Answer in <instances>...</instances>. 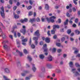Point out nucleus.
<instances>
[{
	"mask_svg": "<svg viewBox=\"0 0 80 80\" xmlns=\"http://www.w3.org/2000/svg\"><path fill=\"white\" fill-rule=\"evenodd\" d=\"M0 14L2 17L3 18L5 17V13L4 12V9L3 8V6H2L1 8H0Z\"/></svg>",
	"mask_w": 80,
	"mask_h": 80,
	"instance_id": "obj_1",
	"label": "nucleus"
},
{
	"mask_svg": "<svg viewBox=\"0 0 80 80\" xmlns=\"http://www.w3.org/2000/svg\"><path fill=\"white\" fill-rule=\"evenodd\" d=\"M72 72L74 74V77H77V76H80V74L78 72L76 71V69L74 68L72 70Z\"/></svg>",
	"mask_w": 80,
	"mask_h": 80,
	"instance_id": "obj_2",
	"label": "nucleus"
},
{
	"mask_svg": "<svg viewBox=\"0 0 80 80\" xmlns=\"http://www.w3.org/2000/svg\"><path fill=\"white\" fill-rule=\"evenodd\" d=\"M56 18V17L55 16H52L50 18V21L52 23H54L55 22V20L54 19Z\"/></svg>",
	"mask_w": 80,
	"mask_h": 80,
	"instance_id": "obj_3",
	"label": "nucleus"
},
{
	"mask_svg": "<svg viewBox=\"0 0 80 80\" xmlns=\"http://www.w3.org/2000/svg\"><path fill=\"white\" fill-rule=\"evenodd\" d=\"M34 35H36L37 37L40 36V33H39V31L38 30L36 31L34 33Z\"/></svg>",
	"mask_w": 80,
	"mask_h": 80,
	"instance_id": "obj_4",
	"label": "nucleus"
},
{
	"mask_svg": "<svg viewBox=\"0 0 80 80\" xmlns=\"http://www.w3.org/2000/svg\"><path fill=\"white\" fill-rule=\"evenodd\" d=\"M42 22H45V20H47L48 22H49V18H42Z\"/></svg>",
	"mask_w": 80,
	"mask_h": 80,
	"instance_id": "obj_5",
	"label": "nucleus"
},
{
	"mask_svg": "<svg viewBox=\"0 0 80 80\" xmlns=\"http://www.w3.org/2000/svg\"><path fill=\"white\" fill-rule=\"evenodd\" d=\"M56 28H60V26L58 25H53V29L56 30Z\"/></svg>",
	"mask_w": 80,
	"mask_h": 80,
	"instance_id": "obj_6",
	"label": "nucleus"
},
{
	"mask_svg": "<svg viewBox=\"0 0 80 80\" xmlns=\"http://www.w3.org/2000/svg\"><path fill=\"white\" fill-rule=\"evenodd\" d=\"M28 21V19L27 18H24V20L22 19L21 20V23H25V22H27Z\"/></svg>",
	"mask_w": 80,
	"mask_h": 80,
	"instance_id": "obj_7",
	"label": "nucleus"
},
{
	"mask_svg": "<svg viewBox=\"0 0 80 80\" xmlns=\"http://www.w3.org/2000/svg\"><path fill=\"white\" fill-rule=\"evenodd\" d=\"M32 69L33 70V71L34 72H35L36 70V68H35V64H32Z\"/></svg>",
	"mask_w": 80,
	"mask_h": 80,
	"instance_id": "obj_8",
	"label": "nucleus"
},
{
	"mask_svg": "<svg viewBox=\"0 0 80 80\" xmlns=\"http://www.w3.org/2000/svg\"><path fill=\"white\" fill-rule=\"evenodd\" d=\"M35 18H31L30 19L29 22H31L32 23H33V22H35Z\"/></svg>",
	"mask_w": 80,
	"mask_h": 80,
	"instance_id": "obj_9",
	"label": "nucleus"
},
{
	"mask_svg": "<svg viewBox=\"0 0 80 80\" xmlns=\"http://www.w3.org/2000/svg\"><path fill=\"white\" fill-rule=\"evenodd\" d=\"M20 32L22 33L23 35H25V33H26V30L25 29H22L20 30Z\"/></svg>",
	"mask_w": 80,
	"mask_h": 80,
	"instance_id": "obj_10",
	"label": "nucleus"
},
{
	"mask_svg": "<svg viewBox=\"0 0 80 80\" xmlns=\"http://www.w3.org/2000/svg\"><path fill=\"white\" fill-rule=\"evenodd\" d=\"M16 52L17 53L20 55V57H22V56L23 55V54L22 53V52H20V51H18V50H16Z\"/></svg>",
	"mask_w": 80,
	"mask_h": 80,
	"instance_id": "obj_11",
	"label": "nucleus"
},
{
	"mask_svg": "<svg viewBox=\"0 0 80 80\" xmlns=\"http://www.w3.org/2000/svg\"><path fill=\"white\" fill-rule=\"evenodd\" d=\"M50 38H47L45 39V41L46 43H49L50 42Z\"/></svg>",
	"mask_w": 80,
	"mask_h": 80,
	"instance_id": "obj_12",
	"label": "nucleus"
},
{
	"mask_svg": "<svg viewBox=\"0 0 80 80\" xmlns=\"http://www.w3.org/2000/svg\"><path fill=\"white\" fill-rule=\"evenodd\" d=\"M1 35H0V37H2H2L3 38H6V36L3 33V32H1Z\"/></svg>",
	"mask_w": 80,
	"mask_h": 80,
	"instance_id": "obj_13",
	"label": "nucleus"
},
{
	"mask_svg": "<svg viewBox=\"0 0 80 80\" xmlns=\"http://www.w3.org/2000/svg\"><path fill=\"white\" fill-rule=\"evenodd\" d=\"M4 71L6 73H8L10 72V70L8 68H5Z\"/></svg>",
	"mask_w": 80,
	"mask_h": 80,
	"instance_id": "obj_14",
	"label": "nucleus"
},
{
	"mask_svg": "<svg viewBox=\"0 0 80 80\" xmlns=\"http://www.w3.org/2000/svg\"><path fill=\"white\" fill-rule=\"evenodd\" d=\"M69 65L71 68H72L73 66V62H71L69 63Z\"/></svg>",
	"mask_w": 80,
	"mask_h": 80,
	"instance_id": "obj_15",
	"label": "nucleus"
},
{
	"mask_svg": "<svg viewBox=\"0 0 80 80\" xmlns=\"http://www.w3.org/2000/svg\"><path fill=\"white\" fill-rule=\"evenodd\" d=\"M52 57L50 55H49L48 58V60L49 61H50V62H51V61H52Z\"/></svg>",
	"mask_w": 80,
	"mask_h": 80,
	"instance_id": "obj_16",
	"label": "nucleus"
},
{
	"mask_svg": "<svg viewBox=\"0 0 80 80\" xmlns=\"http://www.w3.org/2000/svg\"><path fill=\"white\" fill-rule=\"evenodd\" d=\"M55 31H56V29H54L53 28L52 30L51 31V34H55Z\"/></svg>",
	"mask_w": 80,
	"mask_h": 80,
	"instance_id": "obj_17",
	"label": "nucleus"
},
{
	"mask_svg": "<svg viewBox=\"0 0 80 80\" xmlns=\"http://www.w3.org/2000/svg\"><path fill=\"white\" fill-rule=\"evenodd\" d=\"M45 8L46 10H49V6L47 4H46L45 6Z\"/></svg>",
	"mask_w": 80,
	"mask_h": 80,
	"instance_id": "obj_18",
	"label": "nucleus"
},
{
	"mask_svg": "<svg viewBox=\"0 0 80 80\" xmlns=\"http://www.w3.org/2000/svg\"><path fill=\"white\" fill-rule=\"evenodd\" d=\"M75 65L76 67H78V68H80V65L78 63L76 62L75 63Z\"/></svg>",
	"mask_w": 80,
	"mask_h": 80,
	"instance_id": "obj_19",
	"label": "nucleus"
},
{
	"mask_svg": "<svg viewBox=\"0 0 80 80\" xmlns=\"http://www.w3.org/2000/svg\"><path fill=\"white\" fill-rule=\"evenodd\" d=\"M39 57L41 59H43L45 57V56H44L43 54H40L39 55Z\"/></svg>",
	"mask_w": 80,
	"mask_h": 80,
	"instance_id": "obj_20",
	"label": "nucleus"
},
{
	"mask_svg": "<svg viewBox=\"0 0 80 80\" xmlns=\"http://www.w3.org/2000/svg\"><path fill=\"white\" fill-rule=\"evenodd\" d=\"M68 19H67L66 21L64 22V25H67L68 24Z\"/></svg>",
	"mask_w": 80,
	"mask_h": 80,
	"instance_id": "obj_21",
	"label": "nucleus"
},
{
	"mask_svg": "<svg viewBox=\"0 0 80 80\" xmlns=\"http://www.w3.org/2000/svg\"><path fill=\"white\" fill-rule=\"evenodd\" d=\"M3 47L4 49H5V50H7L8 48V46H7V45H4L3 46Z\"/></svg>",
	"mask_w": 80,
	"mask_h": 80,
	"instance_id": "obj_22",
	"label": "nucleus"
},
{
	"mask_svg": "<svg viewBox=\"0 0 80 80\" xmlns=\"http://www.w3.org/2000/svg\"><path fill=\"white\" fill-rule=\"evenodd\" d=\"M75 32L77 35H79V34H80V31L78 30H75Z\"/></svg>",
	"mask_w": 80,
	"mask_h": 80,
	"instance_id": "obj_23",
	"label": "nucleus"
},
{
	"mask_svg": "<svg viewBox=\"0 0 80 80\" xmlns=\"http://www.w3.org/2000/svg\"><path fill=\"white\" fill-rule=\"evenodd\" d=\"M29 2L30 5H33V2H34V1H32V0H29Z\"/></svg>",
	"mask_w": 80,
	"mask_h": 80,
	"instance_id": "obj_24",
	"label": "nucleus"
},
{
	"mask_svg": "<svg viewBox=\"0 0 80 80\" xmlns=\"http://www.w3.org/2000/svg\"><path fill=\"white\" fill-rule=\"evenodd\" d=\"M33 40H35V41H37L38 40V37H34L33 38Z\"/></svg>",
	"mask_w": 80,
	"mask_h": 80,
	"instance_id": "obj_25",
	"label": "nucleus"
},
{
	"mask_svg": "<svg viewBox=\"0 0 80 80\" xmlns=\"http://www.w3.org/2000/svg\"><path fill=\"white\" fill-rule=\"evenodd\" d=\"M14 14V17L15 18H18L19 17V16H18V15H17V14Z\"/></svg>",
	"mask_w": 80,
	"mask_h": 80,
	"instance_id": "obj_26",
	"label": "nucleus"
},
{
	"mask_svg": "<svg viewBox=\"0 0 80 80\" xmlns=\"http://www.w3.org/2000/svg\"><path fill=\"white\" fill-rule=\"evenodd\" d=\"M28 60H29V61H31L32 60V58H31V56H28Z\"/></svg>",
	"mask_w": 80,
	"mask_h": 80,
	"instance_id": "obj_27",
	"label": "nucleus"
},
{
	"mask_svg": "<svg viewBox=\"0 0 80 80\" xmlns=\"http://www.w3.org/2000/svg\"><path fill=\"white\" fill-rule=\"evenodd\" d=\"M42 72H45V68L42 67V70H41Z\"/></svg>",
	"mask_w": 80,
	"mask_h": 80,
	"instance_id": "obj_28",
	"label": "nucleus"
},
{
	"mask_svg": "<svg viewBox=\"0 0 80 80\" xmlns=\"http://www.w3.org/2000/svg\"><path fill=\"white\" fill-rule=\"evenodd\" d=\"M27 42V38L22 40V42Z\"/></svg>",
	"mask_w": 80,
	"mask_h": 80,
	"instance_id": "obj_29",
	"label": "nucleus"
},
{
	"mask_svg": "<svg viewBox=\"0 0 80 80\" xmlns=\"http://www.w3.org/2000/svg\"><path fill=\"white\" fill-rule=\"evenodd\" d=\"M23 72L26 74V73H29V71L27 70H25L23 71Z\"/></svg>",
	"mask_w": 80,
	"mask_h": 80,
	"instance_id": "obj_30",
	"label": "nucleus"
},
{
	"mask_svg": "<svg viewBox=\"0 0 80 80\" xmlns=\"http://www.w3.org/2000/svg\"><path fill=\"white\" fill-rule=\"evenodd\" d=\"M31 47L33 49L35 48V45H34V44H32L31 45Z\"/></svg>",
	"mask_w": 80,
	"mask_h": 80,
	"instance_id": "obj_31",
	"label": "nucleus"
},
{
	"mask_svg": "<svg viewBox=\"0 0 80 80\" xmlns=\"http://www.w3.org/2000/svg\"><path fill=\"white\" fill-rule=\"evenodd\" d=\"M67 33L68 34H70L71 33V30L69 29L67 31Z\"/></svg>",
	"mask_w": 80,
	"mask_h": 80,
	"instance_id": "obj_32",
	"label": "nucleus"
},
{
	"mask_svg": "<svg viewBox=\"0 0 80 80\" xmlns=\"http://www.w3.org/2000/svg\"><path fill=\"white\" fill-rule=\"evenodd\" d=\"M32 7L31 6H28L27 9V10H30V9H32Z\"/></svg>",
	"mask_w": 80,
	"mask_h": 80,
	"instance_id": "obj_33",
	"label": "nucleus"
},
{
	"mask_svg": "<svg viewBox=\"0 0 80 80\" xmlns=\"http://www.w3.org/2000/svg\"><path fill=\"white\" fill-rule=\"evenodd\" d=\"M24 53H25V54H27V53H28V52H27V50L24 49Z\"/></svg>",
	"mask_w": 80,
	"mask_h": 80,
	"instance_id": "obj_34",
	"label": "nucleus"
},
{
	"mask_svg": "<svg viewBox=\"0 0 80 80\" xmlns=\"http://www.w3.org/2000/svg\"><path fill=\"white\" fill-rule=\"evenodd\" d=\"M56 45L57 46H58V47H60V46H61V44H60V43H56Z\"/></svg>",
	"mask_w": 80,
	"mask_h": 80,
	"instance_id": "obj_35",
	"label": "nucleus"
},
{
	"mask_svg": "<svg viewBox=\"0 0 80 80\" xmlns=\"http://www.w3.org/2000/svg\"><path fill=\"white\" fill-rule=\"evenodd\" d=\"M56 71L57 72V73H60L61 72V70H60V69H57L56 70Z\"/></svg>",
	"mask_w": 80,
	"mask_h": 80,
	"instance_id": "obj_36",
	"label": "nucleus"
},
{
	"mask_svg": "<svg viewBox=\"0 0 80 80\" xmlns=\"http://www.w3.org/2000/svg\"><path fill=\"white\" fill-rule=\"evenodd\" d=\"M66 16L67 17H70V14H69V13H68V12H67L66 13Z\"/></svg>",
	"mask_w": 80,
	"mask_h": 80,
	"instance_id": "obj_37",
	"label": "nucleus"
},
{
	"mask_svg": "<svg viewBox=\"0 0 80 80\" xmlns=\"http://www.w3.org/2000/svg\"><path fill=\"white\" fill-rule=\"evenodd\" d=\"M61 19H59L58 20V23H61Z\"/></svg>",
	"mask_w": 80,
	"mask_h": 80,
	"instance_id": "obj_38",
	"label": "nucleus"
},
{
	"mask_svg": "<svg viewBox=\"0 0 80 80\" xmlns=\"http://www.w3.org/2000/svg\"><path fill=\"white\" fill-rule=\"evenodd\" d=\"M36 21L37 22H40V18H38L36 19Z\"/></svg>",
	"mask_w": 80,
	"mask_h": 80,
	"instance_id": "obj_39",
	"label": "nucleus"
},
{
	"mask_svg": "<svg viewBox=\"0 0 80 80\" xmlns=\"http://www.w3.org/2000/svg\"><path fill=\"white\" fill-rule=\"evenodd\" d=\"M72 11L73 12H76V9L75 8H72Z\"/></svg>",
	"mask_w": 80,
	"mask_h": 80,
	"instance_id": "obj_40",
	"label": "nucleus"
},
{
	"mask_svg": "<svg viewBox=\"0 0 80 80\" xmlns=\"http://www.w3.org/2000/svg\"><path fill=\"white\" fill-rule=\"evenodd\" d=\"M65 40V38H61V41L62 42H63Z\"/></svg>",
	"mask_w": 80,
	"mask_h": 80,
	"instance_id": "obj_41",
	"label": "nucleus"
},
{
	"mask_svg": "<svg viewBox=\"0 0 80 80\" xmlns=\"http://www.w3.org/2000/svg\"><path fill=\"white\" fill-rule=\"evenodd\" d=\"M62 52V49H58V53H60V52Z\"/></svg>",
	"mask_w": 80,
	"mask_h": 80,
	"instance_id": "obj_42",
	"label": "nucleus"
},
{
	"mask_svg": "<svg viewBox=\"0 0 80 80\" xmlns=\"http://www.w3.org/2000/svg\"><path fill=\"white\" fill-rule=\"evenodd\" d=\"M13 2L12 1V0H10L9 1V3L10 4H11V5H12Z\"/></svg>",
	"mask_w": 80,
	"mask_h": 80,
	"instance_id": "obj_43",
	"label": "nucleus"
},
{
	"mask_svg": "<svg viewBox=\"0 0 80 80\" xmlns=\"http://www.w3.org/2000/svg\"><path fill=\"white\" fill-rule=\"evenodd\" d=\"M8 42V41H3V42H2V44H5L6 43Z\"/></svg>",
	"mask_w": 80,
	"mask_h": 80,
	"instance_id": "obj_44",
	"label": "nucleus"
},
{
	"mask_svg": "<svg viewBox=\"0 0 80 80\" xmlns=\"http://www.w3.org/2000/svg\"><path fill=\"white\" fill-rule=\"evenodd\" d=\"M30 77H26L25 80H30Z\"/></svg>",
	"mask_w": 80,
	"mask_h": 80,
	"instance_id": "obj_45",
	"label": "nucleus"
},
{
	"mask_svg": "<svg viewBox=\"0 0 80 80\" xmlns=\"http://www.w3.org/2000/svg\"><path fill=\"white\" fill-rule=\"evenodd\" d=\"M56 52V49L55 48H53L52 49V52Z\"/></svg>",
	"mask_w": 80,
	"mask_h": 80,
	"instance_id": "obj_46",
	"label": "nucleus"
},
{
	"mask_svg": "<svg viewBox=\"0 0 80 80\" xmlns=\"http://www.w3.org/2000/svg\"><path fill=\"white\" fill-rule=\"evenodd\" d=\"M48 36H51V35L50 34V31H48Z\"/></svg>",
	"mask_w": 80,
	"mask_h": 80,
	"instance_id": "obj_47",
	"label": "nucleus"
},
{
	"mask_svg": "<svg viewBox=\"0 0 80 80\" xmlns=\"http://www.w3.org/2000/svg\"><path fill=\"white\" fill-rule=\"evenodd\" d=\"M40 45H43V42L42 41L40 43Z\"/></svg>",
	"mask_w": 80,
	"mask_h": 80,
	"instance_id": "obj_48",
	"label": "nucleus"
},
{
	"mask_svg": "<svg viewBox=\"0 0 80 80\" xmlns=\"http://www.w3.org/2000/svg\"><path fill=\"white\" fill-rule=\"evenodd\" d=\"M60 31L61 32H64V29L63 28H62L60 29Z\"/></svg>",
	"mask_w": 80,
	"mask_h": 80,
	"instance_id": "obj_49",
	"label": "nucleus"
},
{
	"mask_svg": "<svg viewBox=\"0 0 80 80\" xmlns=\"http://www.w3.org/2000/svg\"><path fill=\"white\" fill-rule=\"evenodd\" d=\"M16 41L17 42V44L18 45H20V42L18 41V39H17Z\"/></svg>",
	"mask_w": 80,
	"mask_h": 80,
	"instance_id": "obj_50",
	"label": "nucleus"
},
{
	"mask_svg": "<svg viewBox=\"0 0 80 80\" xmlns=\"http://www.w3.org/2000/svg\"><path fill=\"white\" fill-rule=\"evenodd\" d=\"M17 7L16 6H15L13 8V10H15L17 9Z\"/></svg>",
	"mask_w": 80,
	"mask_h": 80,
	"instance_id": "obj_51",
	"label": "nucleus"
},
{
	"mask_svg": "<svg viewBox=\"0 0 80 80\" xmlns=\"http://www.w3.org/2000/svg\"><path fill=\"white\" fill-rule=\"evenodd\" d=\"M73 2L75 4V5H77V2L75 1V0H73Z\"/></svg>",
	"mask_w": 80,
	"mask_h": 80,
	"instance_id": "obj_52",
	"label": "nucleus"
},
{
	"mask_svg": "<svg viewBox=\"0 0 80 80\" xmlns=\"http://www.w3.org/2000/svg\"><path fill=\"white\" fill-rule=\"evenodd\" d=\"M21 75H22V76H23V77H24V76H25V75H26V74L25 73H22L21 74Z\"/></svg>",
	"mask_w": 80,
	"mask_h": 80,
	"instance_id": "obj_53",
	"label": "nucleus"
},
{
	"mask_svg": "<svg viewBox=\"0 0 80 80\" xmlns=\"http://www.w3.org/2000/svg\"><path fill=\"white\" fill-rule=\"evenodd\" d=\"M78 50H75L74 51V53L76 54V53H78Z\"/></svg>",
	"mask_w": 80,
	"mask_h": 80,
	"instance_id": "obj_54",
	"label": "nucleus"
},
{
	"mask_svg": "<svg viewBox=\"0 0 80 80\" xmlns=\"http://www.w3.org/2000/svg\"><path fill=\"white\" fill-rule=\"evenodd\" d=\"M18 37H20V36H21V34H20V33L19 32L18 33Z\"/></svg>",
	"mask_w": 80,
	"mask_h": 80,
	"instance_id": "obj_55",
	"label": "nucleus"
},
{
	"mask_svg": "<svg viewBox=\"0 0 80 80\" xmlns=\"http://www.w3.org/2000/svg\"><path fill=\"white\" fill-rule=\"evenodd\" d=\"M9 37H10V38H11V39H12H12H13V36H12V35H9Z\"/></svg>",
	"mask_w": 80,
	"mask_h": 80,
	"instance_id": "obj_56",
	"label": "nucleus"
},
{
	"mask_svg": "<svg viewBox=\"0 0 80 80\" xmlns=\"http://www.w3.org/2000/svg\"><path fill=\"white\" fill-rule=\"evenodd\" d=\"M16 12L18 14H20V13L21 11H17Z\"/></svg>",
	"mask_w": 80,
	"mask_h": 80,
	"instance_id": "obj_57",
	"label": "nucleus"
},
{
	"mask_svg": "<svg viewBox=\"0 0 80 80\" xmlns=\"http://www.w3.org/2000/svg\"><path fill=\"white\" fill-rule=\"evenodd\" d=\"M70 40L71 42H73L74 40V39L72 38H70Z\"/></svg>",
	"mask_w": 80,
	"mask_h": 80,
	"instance_id": "obj_58",
	"label": "nucleus"
},
{
	"mask_svg": "<svg viewBox=\"0 0 80 80\" xmlns=\"http://www.w3.org/2000/svg\"><path fill=\"white\" fill-rule=\"evenodd\" d=\"M32 15V12H29V15L30 16V15Z\"/></svg>",
	"mask_w": 80,
	"mask_h": 80,
	"instance_id": "obj_59",
	"label": "nucleus"
},
{
	"mask_svg": "<svg viewBox=\"0 0 80 80\" xmlns=\"http://www.w3.org/2000/svg\"><path fill=\"white\" fill-rule=\"evenodd\" d=\"M14 37L15 38H17V34H16V32H15L14 33Z\"/></svg>",
	"mask_w": 80,
	"mask_h": 80,
	"instance_id": "obj_60",
	"label": "nucleus"
},
{
	"mask_svg": "<svg viewBox=\"0 0 80 80\" xmlns=\"http://www.w3.org/2000/svg\"><path fill=\"white\" fill-rule=\"evenodd\" d=\"M53 38H54V39H56V38H57V35H54L53 36Z\"/></svg>",
	"mask_w": 80,
	"mask_h": 80,
	"instance_id": "obj_61",
	"label": "nucleus"
},
{
	"mask_svg": "<svg viewBox=\"0 0 80 80\" xmlns=\"http://www.w3.org/2000/svg\"><path fill=\"white\" fill-rule=\"evenodd\" d=\"M78 14L79 16H80V11H78Z\"/></svg>",
	"mask_w": 80,
	"mask_h": 80,
	"instance_id": "obj_62",
	"label": "nucleus"
},
{
	"mask_svg": "<svg viewBox=\"0 0 80 80\" xmlns=\"http://www.w3.org/2000/svg\"><path fill=\"white\" fill-rule=\"evenodd\" d=\"M76 57H80V54H78L76 56Z\"/></svg>",
	"mask_w": 80,
	"mask_h": 80,
	"instance_id": "obj_63",
	"label": "nucleus"
},
{
	"mask_svg": "<svg viewBox=\"0 0 80 80\" xmlns=\"http://www.w3.org/2000/svg\"><path fill=\"white\" fill-rule=\"evenodd\" d=\"M77 70L79 72H80V68H79L77 69Z\"/></svg>",
	"mask_w": 80,
	"mask_h": 80,
	"instance_id": "obj_64",
	"label": "nucleus"
}]
</instances>
